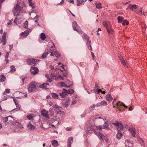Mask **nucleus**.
<instances>
[{"instance_id": "nucleus-8", "label": "nucleus", "mask_w": 147, "mask_h": 147, "mask_svg": "<svg viewBox=\"0 0 147 147\" xmlns=\"http://www.w3.org/2000/svg\"><path fill=\"white\" fill-rule=\"evenodd\" d=\"M117 106L118 107V109L120 111H122L120 109V107L121 106H123V107L125 108H127V107L125 105L123 104V103H121L120 101H119L117 103Z\"/></svg>"}, {"instance_id": "nucleus-19", "label": "nucleus", "mask_w": 147, "mask_h": 147, "mask_svg": "<svg viewBox=\"0 0 147 147\" xmlns=\"http://www.w3.org/2000/svg\"><path fill=\"white\" fill-rule=\"evenodd\" d=\"M123 136L122 134L121 131L119 130H118V132L117 134V137L118 139L121 138Z\"/></svg>"}, {"instance_id": "nucleus-35", "label": "nucleus", "mask_w": 147, "mask_h": 147, "mask_svg": "<svg viewBox=\"0 0 147 147\" xmlns=\"http://www.w3.org/2000/svg\"><path fill=\"white\" fill-rule=\"evenodd\" d=\"M95 107V105L93 104L89 108V112H92L93 110L94 109V108Z\"/></svg>"}, {"instance_id": "nucleus-36", "label": "nucleus", "mask_w": 147, "mask_h": 147, "mask_svg": "<svg viewBox=\"0 0 147 147\" xmlns=\"http://www.w3.org/2000/svg\"><path fill=\"white\" fill-rule=\"evenodd\" d=\"M97 136L99 138H100L102 140H104L103 138L104 136L103 135V134L101 132L99 133H98Z\"/></svg>"}, {"instance_id": "nucleus-4", "label": "nucleus", "mask_w": 147, "mask_h": 147, "mask_svg": "<svg viewBox=\"0 0 147 147\" xmlns=\"http://www.w3.org/2000/svg\"><path fill=\"white\" fill-rule=\"evenodd\" d=\"M112 124L117 127V128L118 130L120 129L121 130H122L123 128V125L121 123L118 122V121H116L115 123H113Z\"/></svg>"}, {"instance_id": "nucleus-13", "label": "nucleus", "mask_w": 147, "mask_h": 147, "mask_svg": "<svg viewBox=\"0 0 147 147\" xmlns=\"http://www.w3.org/2000/svg\"><path fill=\"white\" fill-rule=\"evenodd\" d=\"M27 127L29 128L30 130H34L35 129L36 127L34 125L31 124L30 122L27 125Z\"/></svg>"}, {"instance_id": "nucleus-11", "label": "nucleus", "mask_w": 147, "mask_h": 147, "mask_svg": "<svg viewBox=\"0 0 147 147\" xmlns=\"http://www.w3.org/2000/svg\"><path fill=\"white\" fill-rule=\"evenodd\" d=\"M13 101L15 103V105L17 108L13 109L12 111H17L20 109V107L19 106V105L16 103V100L15 98H13Z\"/></svg>"}, {"instance_id": "nucleus-52", "label": "nucleus", "mask_w": 147, "mask_h": 147, "mask_svg": "<svg viewBox=\"0 0 147 147\" xmlns=\"http://www.w3.org/2000/svg\"><path fill=\"white\" fill-rule=\"evenodd\" d=\"M97 91L98 93V94H99L100 92H101L102 93L105 94V92L104 91H102L101 90H100L99 89H97Z\"/></svg>"}, {"instance_id": "nucleus-16", "label": "nucleus", "mask_w": 147, "mask_h": 147, "mask_svg": "<svg viewBox=\"0 0 147 147\" xmlns=\"http://www.w3.org/2000/svg\"><path fill=\"white\" fill-rule=\"evenodd\" d=\"M46 52L44 53L42 56V58L44 59L47 56L48 54L49 53L48 51V49H47L45 50Z\"/></svg>"}, {"instance_id": "nucleus-20", "label": "nucleus", "mask_w": 147, "mask_h": 147, "mask_svg": "<svg viewBox=\"0 0 147 147\" xmlns=\"http://www.w3.org/2000/svg\"><path fill=\"white\" fill-rule=\"evenodd\" d=\"M113 99V98L112 97L110 94H108L106 96V100L108 101H111Z\"/></svg>"}, {"instance_id": "nucleus-30", "label": "nucleus", "mask_w": 147, "mask_h": 147, "mask_svg": "<svg viewBox=\"0 0 147 147\" xmlns=\"http://www.w3.org/2000/svg\"><path fill=\"white\" fill-rule=\"evenodd\" d=\"M51 78L55 80H57V76H56L55 73H52L51 74Z\"/></svg>"}, {"instance_id": "nucleus-24", "label": "nucleus", "mask_w": 147, "mask_h": 147, "mask_svg": "<svg viewBox=\"0 0 147 147\" xmlns=\"http://www.w3.org/2000/svg\"><path fill=\"white\" fill-rule=\"evenodd\" d=\"M29 34V31L28 30L25 31L24 32H22L21 34V35L24 36H27Z\"/></svg>"}, {"instance_id": "nucleus-56", "label": "nucleus", "mask_w": 147, "mask_h": 147, "mask_svg": "<svg viewBox=\"0 0 147 147\" xmlns=\"http://www.w3.org/2000/svg\"><path fill=\"white\" fill-rule=\"evenodd\" d=\"M96 128L97 129L101 130V129L103 128L101 126L99 125L96 127Z\"/></svg>"}, {"instance_id": "nucleus-42", "label": "nucleus", "mask_w": 147, "mask_h": 147, "mask_svg": "<svg viewBox=\"0 0 147 147\" xmlns=\"http://www.w3.org/2000/svg\"><path fill=\"white\" fill-rule=\"evenodd\" d=\"M60 85L62 87H67V88H69L70 87V86H67L66 84H65L64 83L62 82H60Z\"/></svg>"}, {"instance_id": "nucleus-14", "label": "nucleus", "mask_w": 147, "mask_h": 147, "mask_svg": "<svg viewBox=\"0 0 147 147\" xmlns=\"http://www.w3.org/2000/svg\"><path fill=\"white\" fill-rule=\"evenodd\" d=\"M109 125L108 121H107L104 123L103 125V128L104 129H106L107 130H110L111 129L108 127Z\"/></svg>"}, {"instance_id": "nucleus-39", "label": "nucleus", "mask_w": 147, "mask_h": 147, "mask_svg": "<svg viewBox=\"0 0 147 147\" xmlns=\"http://www.w3.org/2000/svg\"><path fill=\"white\" fill-rule=\"evenodd\" d=\"M54 55L56 57L58 58L60 56V53L58 51H55L54 53Z\"/></svg>"}, {"instance_id": "nucleus-26", "label": "nucleus", "mask_w": 147, "mask_h": 147, "mask_svg": "<svg viewBox=\"0 0 147 147\" xmlns=\"http://www.w3.org/2000/svg\"><path fill=\"white\" fill-rule=\"evenodd\" d=\"M28 3L29 5L30 6L32 7V8H34L35 7V5L34 4V3H33L32 2V0H28Z\"/></svg>"}, {"instance_id": "nucleus-49", "label": "nucleus", "mask_w": 147, "mask_h": 147, "mask_svg": "<svg viewBox=\"0 0 147 147\" xmlns=\"http://www.w3.org/2000/svg\"><path fill=\"white\" fill-rule=\"evenodd\" d=\"M84 37H83V38H84L85 39L87 40L88 41H89V37L87 36L86 34H83Z\"/></svg>"}, {"instance_id": "nucleus-3", "label": "nucleus", "mask_w": 147, "mask_h": 147, "mask_svg": "<svg viewBox=\"0 0 147 147\" xmlns=\"http://www.w3.org/2000/svg\"><path fill=\"white\" fill-rule=\"evenodd\" d=\"M7 34V32L5 31L3 35L2 36L1 39H0V40H1V41L0 42V43H2L3 45H5L6 42V36Z\"/></svg>"}, {"instance_id": "nucleus-63", "label": "nucleus", "mask_w": 147, "mask_h": 147, "mask_svg": "<svg viewBox=\"0 0 147 147\" xmlns=\"http://www.w3.org/2000/svg\"><path fill=\"white\" fill-rule=\"evenodd\" d=\"M133 109L132 107H130L129 108V111H132Z\"/></svg>"}, {"instance_id": "nucleus-7", "label": "nucleus", "mask_w": 147, "mask_h": 147, "mask_svg": "<svg viewBox=\"0 0 147 147\" xmlns=\"http://www.w3.org/2000/svg\"><path fill=\"white\" fill-rule=\"evenodd\" d=\"M41 114L45 117L49 118V116L48 114V112L45 110H43L41 112Z\"/></svg>"}, {"instance_id": "nucleus-25", "label": "nucleus", "mask_w": 147, "mask_h": 147, "mask_svg": "<svg viewBox=\"0 0 147 147\" xmlns=\"http://www.w3.org/2000/svg\"><path fill=\"white\" fill-rule=\"evenodd\" d=\"M52 144L54 146L56 147L58 145V143L57 141L56 140H54L52 141Z\"/></svg>"}, {"instance_id": "nucleus-28", "label": "nucleus", "mask_w": 147, "mask_h": 147, "mask_svg": "<svg viewBox=\"0 0 147 147\" xmlns=\"http://www.w3.org/2000/svg\"><path fill=\"white\" fill-rule=\"evenodd\" d=\"M107 31L109 34H112L114 33L113 30L111 28H107Z\"/></svg>"}, {"instance_id": "nucleus-40", "label": "nucleus", "mask_w": 147, "mask_h": 147, "mask_svg": "<svg viewBox=\"0 0 147 147\" xmlns=\"http://www.w3.org/2000/svg\"><path fill=\"white\" fill-rule=\"evenodd\" d=\"M40 38L42 40H44L46 39V36L44 33H41V34Z\"/></svg>"}, {"instance_id": "nucleus-59", "label": "nucleus", "mask_w": 147, "mask_h": 147, "mask_svg": "<svg viewBox=\"0 0 147 147\" xmlns=\"http://www.w3.org/2000/svg\"><path fill=\"white\" fill-rule=\"evenodd\" d=\"M64 2V0H62L58 4V5H62L63 4V3Z\"/></svg>"}, {"instance_id": "nucleus-31", "label": "nucleus", "mask_w": 147, "mask_h": 147, "mask_svg": "<svg viewBox=\"0 0 147 147\" xmlns=\"http://www.w3.org/2000/svg\"><path fill=\"white\" fill-rule=\"evenodd\" d=\"M5 80V77L3 74L0 76V82H4Z\"/></svg>"}, {"instance_id": "nucleus-32", "label": "nucleus", "mask_w": 147, "mask_h": 147, "mask_svg": "<svg viewBox=\"0 0 147 147\" xmlns=\"http://www.w3.org/2000/svg\"><path fill=\"white\" fill-rule=\"evenodd\" d=\"M51 96L52 98L55 99H58V96L56 93H53L51 94Z\"/></svg>"}, {"instance_id": "nucleus-61", "label": "nucleus", "mask_w": 147, "mask_h": 147, "mask_svg": "<svg viewBox=\"0 0 147 147\" xmlns=\"http://www.w3.org/2000/svg\"><path fill=\"white\" fill-rule=\"evenodd\" d=\"M9 49H10V50H11V49L13 47V45H9Z\"/></svg>"}, {"instance_id": "nucleus-46", "label": "nucleus", "mask_w": 147, "mask_h": 147, "mask_svg": "<svg viewBox=\"0 0 147 147\" xmlns=\"http://www.w3.org/2000/svg\"><path fill=\"white\" fill-rule=\"evenodd\" d=\"M96 4V7L98 9L101 8L102 7L101 3H98L95 4Z\"/></svg>"}, {"instance_id": "nucleus-9", "label": "nucleus", "mask_w": 147, "mask_h": 147, "mask_svg": "<svg viewBox=\"0 0 147 147\" xmlns=\"http://www.w3.org/2000/svg\"><path fill=\"white\" fill-rule=\"evenodd\" d=\"M107 104V103L106 101L103 100L97 103L96 106L97 107H99L101 106H106Z\"/></svg>"}, {"instance_id": "nucleus-21", "label": "nucleus", "mask_w": 147, "mask_h": 147, "mask_svg": "<svg viewBox=\"0 0 147 147\" xmlns=\"http://www.w3.org/2000/svg\"><path fill=\"white\" fill-rule=\"evenodd\" d=\"M55 48V46H54V47L53 46H51V49H48V51H49V53L50 52L51 53V54H50L51 56H53L54 55V53H53V51L54 50V48Z\"/></svg>"}, {"instance_id": "nucleus-34", "label": "nucleus", "mask_w": 147, "mask_h": 147, "mask_svg": "<svg viewBox=\"0 0 147 147\" xmlns=\"http://www.w3.org/2000/svg\"><path fill=\"white\" fill-rule=\"evenodd\" d=\"M34 115L33 114H28L27 115L26 117L28 119L31 120L33 118Z\"/></svg>"}, {"instance_id": "nucleus-43", "label": "nucleus", "mask_w": 147, "mask_h": 147, "mask_svg": "<svg viewBox=\"0 0 147 147\" xmlns=\"http://www.w3.org/2000/svg\"><path fill=\"white\" fill-rule=\"evenodd\" d=\"M11 70H10L9 72H13L16 71V68L13 65H12L10 67Z\"/></svg>"}, {"instance_id": "nucleus-50", "label": "nucleus", "mask_w": 147, "mask_h": 147, "mask_svg": "<svg viewBox=\"0 0 147 147\" xmlns=\"http://www.w3.org/2000/svg\"><path fill=\"white\" fill-rule=\"evenodd\" d=\"M125 24L128 25L129 24V22L127 21V20H124L122 22V24L123 25H125Z\"/></svg>"}, {"instance_id": "nucleus-10", "label": "nucleus", "mask_w": 147, "mask_h": 147, "mask_svg": "<svg viewBox=\"0 0 147 147\" xmlns=\"http://www.w3.org/2000/svg\"><path fill=\"white\" fill-rule=\"evenodd\" d=\"M70 101L69 99L68 100L65 99L62 102V104L63 106H64L65 107H67L69 104Z\"/></svg>"}, {"instance_id": "nucleus-18", "label": "nucleus", "mask_w": 147, "mask_h": 147, "mask_svg": "<svg viewBox=\"0 0 147 147\" xmlns=\"http://www.w3.org/2000/svg\"><path fill=\"white\" fill-rule=\"evenodd\" d=\"M125 144L126 147H133L132 144L130 143V141L129 140L125 141Z\"/></svg>"}, {"instance_id": "nucleus-37", "label": "nucleus", "mask_w": 147, "mask_h": 147, "mask_svg": "<svg viewBox=\"0 0 147 147\" xmlns=\"http://www.w3.org/2000/svg\"><path fill=\"white\" fill-rule=\"evenodd\" d=\"M120 61L121 63L124 65H126V62L124 59L121 57H119Z\"/></svg>"}, {"instance_id": "nucleus-55", "label": "nucleus", "mask_w": 147, "mask_h": 147, "mask_svg": "<svg viewBox=\"0 0 147 147\" xmlns=\"http://www.w3.org/2000/svg\"><path fill=\"white\" fill-rule=\"evenodd\" d=\"M104 140H102L103 141H105L106 142H107L108 140V138L107 136H104L103 137Z\"/></svg>"}, {"instance_id": "nucleus-6", "label": "nucleus", "mask_w": 147, "mask_h": 147, "mask_svg": "<svg viewBox=\"0 0 147 147\" xmlns=\"http://www.w3.org/2000/svg\"><path fill=\"white\" fill-rule=\"evenodd\" d=\"M26 61L27 62V63L30 65H35L36 62V60L35 59H28Z\"/></svg>"}, {"instance_id": "nucleus-41", "label": "nucleus", "mask_w": 147, "mask_h": 147, "mask_svg": "<svg viewBox=\"0 0 147 147\" xmlns=\"http://www.w3.org/2000/svg\"><path fill=\"white\" fill-rule=\"evenodd\" d=\"M9 53L8 52H7L5 57V60L7 63H8L9 61V60H8V59L9 57Z\"/></svg>"}, {"instance_id": "nucleus-2", "label": "nucleus", "mask_w": 147, "mask_h": 147, "mask_svg": "<svg viewBox=\"0 0 147 147\" xmlns=\"http://www.w3.org/2000/svg\"><path fill=\"white\" fill-rule=\"evenodd\" d=\"M22 8L20 7L18 4H16L14 7L13 10V15L15 16H18V13L21 12L22 10Z\"/></svg>"}, {"instance_id": "nucleus-44", "label": "nucleus", "mask_w": 147, "mask_h": 147, "mask_svg": "<svg viewBox=\"0 0 147 147\" xmlns=\"http://www.w3.org/2000/svg\"><path fill=\"white\" fill-rule=\"evenodd\" d=\"M123 18L122 17L119 16H118L117 18V20L118 22L119 23H121L122 22Z\"/></svg>"}, {"instance_id": "nucleus-17", "label": "nucleus", "mask_w": 147, "mask_h": 147, "mask_svg": "<svg viewBox=\"0 0 147 147\" xmlns=\"http://www.w3.org/2000/svg\"><path fill=\"white\" fill-rule=\"evenodd\" d=\"M129 131L131 132L132 135L134 137L135 136V128L132 127L130 128L129 129Z\"/></svg>"}, {"instance_id": "nucleus-12", "label": "nucleus", "mask_w": 147, "mask_h": 147, "mask_svg": "<svg viewBox=\"0 0 147 147\" xmlns=\"http://www.w3.org/2000/svg\"><path fill=\"white\" fill-rule=\"evenodd\" d=\"M74 138L73 137H70L68 140L67 147H71V144L73 142Z\"/></svg>"}, {"instance_id": "nucleus-51", "label": "nucleus", "mask_w": 147, "mask_h": 147, "mask_svg": "<svg viewBox=\"0 0 147 147\" xmlns=\"http://www.w3.org/2000/svg\"><path fill=\"white\" fill-rule=\"evenodd\" d=\"M57 80L59 79L60 80H63V78L60 75H57Z\"/></svg>"}, {"instance_id": "nucleus-45", "label": "nucleus", "mask_w": 147, "mask_h": 147, "mask_svg": "<svg viewBox=\"0 0 147 147\" xmlns=\"http://www.w3.org/2000/svg\"><path fill=\"white\" fill-rule=\"evenodd\" d=\"M9 117H10V118H12V117H11V116H9L8 117H3L2 118V119L3 120H4V121L6 123V122H7V121H8V119Z\"/></svg>"}, {"instance_id": "nucleus-58", "label": "nucleus", "mask_w": 147, "mask_h": 147, "mask_svg": "<svg viewBox=\"0 0 147 147\" xmlns=\"http://www.w3.org/2000/svg\"><path fill=\"white\" fill-rule=\"evenodd\" d=\"M76 102H77L76 100H74L72 101L71 105H74L76 103Z\"/></svg>"}, {"instance_id": "nucleus-27", "label": "nucleus", "mask_w": 147, "mask_h": 147, "mask_svg": "<svg viewBox=\"0 0 147 147\" xmlns=\"http://www.w3.org/2000/svg\"><path fill=\"white\" fill-rule=\"evenodd\" d=\"M90 41H88L87 44V46L89 50L90 51H92V49L90 45Z\"/></svg>"}, {"instance_id": "nucleus-33", "label": "nucleus", "mask_w": 147, "mask_h": 147, "mask_svg": "<svg viewBox=\"0 0 147 147\" xmlns=\"http://www.w3.org/2000/svg\"><path fill=\"white\" fill-rule=\"evenodd\" d=\"M67 95V92H65V90L63 92H62L61 93H60V95L62 98L65 97V95Z\"/></svg>"}, {"instance_id": "nucleus-53", "label": "nucleus", "mask_w": 147, "mask_h": 147, "mask_svg": "<svg viewBox=\"0 0 147 147\" xmlns=\"http://www.w3.org/2000/svg\"><path fill=\"white\" fill-rule=\"evenodd\" d=\"M10 89H6L4 92V93H3L4 95H5V94L6 93H9L10 92Z\"/></svg>"}, {"instance_id": "nucleus-54", "label": "nucleus", "mask_w": 147, "mask_h": 147, "mask_svg": "<svg viewBox=\"0 0 147 147\" xmlns=\"http://www.w3.org/2000/svg\"><path fill=\"white\" fill-rule=\"evenodd\" d=\"M103 24L104 26L107 29V28H108V25L105 22H103Z\"/></svg>"}, {"instance_id": "nucleus-22", "label": "nucleus", "mask_w": 147, "mask_h": 147, "mask_svg": "<svg viewBox=\"0 0 147 147\" xmlns=\"http://www.w3.org/2000/svg\"><path fill=\"white\" fill-rule=\"evenodd\" d=\"M63 90H65V92H67V95L69 94H72L74 92V90L71 89H70L67 90H66L64 89H63Z\"/></svg>"}, {"instance_id": "nucleus-48", "label": "nucleus", "mask_w": 147, "mask_h": 147, "mask_svg": "<svg viewBox=\"0 0 147 147\" xmlns=\"http://www.w3.org/2000/svg\"><path fill=\"white\" fill-rule=\"evenodd\" d=\"M23 26L25 28H27L28 27V22L27 21H26L23 24Z\"/></svg>"}, {"instance_id": "nucleus-5", "label": "nucleus", "mask_w": 147, "mask_h": 147, "mask_svg": "<svg viewBox=\"0 0 147 147\" xmlns=\"http://www.w3.org/2000/svg\"><path fill=\"white\" fill-rule=\"evenodd\" d=\"M31 74L32 75L36 74L38 72V69L35 67H31L30 69Z\"/></svg>"}, {"instance_id": "nucleus-29", "label": "nucleus", "mask_w": 147, "mask_h": 147, "mask_svg": "<svg viewBox=\"0 0 147 147\" xmlns=\"http://www.w3.org/2000/svg\"><path fill=\"white\" fill-rule=\"evenodd\" d=\"M74 30L77 31L80 34H82L83 33V32L82 31L79 27H77V28H76V29Z\"/></svg>"}, {"instance_id": "nucleus-23", "label": "nucleus", "mask_w": 147, "mask_h": 147, "mask_svg": "<svg viewBox=\"0 0 147 147\" xmlns=\"http://www.w3.org/2000/svg\"><path fill=\"white\" fill-rule=\"evenodd\" d=\"M72 26L74 29H76V28H77V27H79L77 24V22L76 21H74L72 22Z\"/></svg>"}, {"instance_id": "nucleus-47", "label": "nucleus", "mask_w": 147, "mask_h": 147, "mask_svg": "<svg viewBox=\"0 0 147 147\" xmlns=\"http://www.w3.org/2000/svg\"><path fill=\"white\" fill-rule=\"evenodd\" d=\"M137 5L136 4H134L133 5H132L131 6V7L130 8V9L131 10L133 11V9H136L137 8Z\"/></svg>"}, {"instance_id": "nucleus-15", "label": "nucleus", "mask_w": 147, "mask_h": 147, "mask_svg": "<svg viewBox=\"0 0 147 147\" xmlns=\"http://www.w3.org/2000/svg\"><path fill=\"white\" fill-rule=\"evenodd\" d=\"M49 85V84L45 83L39 86V87L40 88L47 89L48 86Z\"/></svg>"}, {"instance_id": "nucleus-60", "label": "nucleus", "mask_w": 147, "mask_h": 147, "mask_svg": "<svg viewBox=\"0 0 147 147\" xmlns=\"http://www.w3.org/2000/svg\"><path fill=\"white\" fill-rule=\"evenodd\" d=\"M51 81H52V80L50 78L48 79V80H47L46 81V82H51Z\"/></svg>"}, {"instance_id": "nucleus-57", "label": "nucleus", "mask_w": 147, "mask_h": 147, "mask_svg": "<svg viewBox=\"0 0 147 147\" xmlns=\"http://www.w3.org/2000/svg\"><path fill=\"white\" fill-rule=\"evenodd\" d=\"M65 129L67 131H70L72 130V128L67 127Z\"/></svg>"}, {"instance_id": "nucleus-62", "label": "nucleus", "mask_w": 147, "mask_h": 147, "mask_svg": "<svg viewBox=\"0 0 147 147\" xmlns=\"http://www.w3.org/2000/svg\"><path fill=\"white\" fill-rule=\"evenodd\" d=\"M91 53L92 54V58H94V53H93L92 52H91Z\"/></svg>"}, {"instance_id": "nucleus-64", "label": "nucleus", "mask_w": 147, "mask_h": 147, "mask_svg": "<svg viewBox=\"0 0 147 147\" xmlns=\"http://www.w3.org/2000/svg\"><path fill=\"white\" fill-rule=\"evenodd\" d=\"M17 20L16 18L15 19V20H14V23H16V24H17Z\"/></svg>"}, {"instance_id": "nucleus-1", "label": "nucleus", "mask_w": 147, "mask_h": 147, "mask_svg": "<svg viewBox=\"0 0 147 147\" xmlns=\"http://www.w3.org/2000/svg\"><path fill=\"white\" fill-rule=\"evenodd\" d=\"M36 85V83L35 82H30L29 84L28 88V92H32L36 90L37 89Z\"/></svg>"}, {"instance_id": "nucleus-38", "label": "nucleus", "mask_w": 147, "mask_h": 147, "mask_svg": "<svg viewBox=\"0 0 147 147\" xmlns=\"http://www.w3.org/2000/svg\"><path fill=\"white\" fill-rule=\"evenodd\" d=\"M84 1V0H77V5L78 6L80 5Z\"/></svg>"}]
</instances>
